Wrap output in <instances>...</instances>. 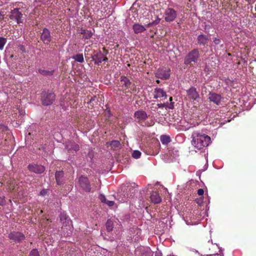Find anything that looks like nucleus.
Returning a JSON list of instances; mask_svg holds the SVG:
<instances>
[{"label":"nucleus","instance_id":"c756f323","mask_svg":"<svg viewBox=\"0 0 256 256\" xmlns=\"http://www.w3.org/2000/svg\"><path fill=\"white\" fill-rule=\"evenodd\" d=\"M160 140L163 144H167L170 142V136L162 135L160 137Z\"/></svg>","mask_w":256,"mask_h":256},{"label":"nucleus","instance_id":"a878e982","mask_svg":"<svg viewBox=\"0 0 256 256\" xmlns=\"http://www.w3.org/2000/svg\"><path fill=\"white\" fill-rule=\"evenodd\" d=\"M136 192V190L134 189V188H132V190L130 191V194H128V193H126V194H124V198H121V200H120V198L118 199V200L121 202H126V198H130V197H132L133 196V194Z\"/></svg>","mask_w":256,"mask_h":256},{"label":"nucleus","instance_id":"473e14b6","mask_svg":"<svg viewBox=\"0 0 256 256\" xmlns=\"http://www.w3.org/2000/svg\"><path fill=\"white\" fill-rule=\"evenodd\" d=\"M106 228L108 231L110 232L112 231L113 228L112 223L110 220H108L106 222Z\"/></svg>","mask_w":256,"mask_h":256},{"label":"nucleus","instance_id":"393cba45","mask_svg":"<svg viewBox=\"0 0 256 256\" xmlns=\"http://www.w3.org/2000/svg\"><path fill=\"white\" fill-rule=\"evenodd\" d=\"M80 34H83V38L84 39L90 38L93 34L91 30L84 29L81 30Z\"/></svg>","mask_w":256,"mask_h":256},{"label":"nucleus","instance_id":"3c124183","mask_svg":"<svg viewBox=\"0 0 256 256\" xmlns=\"http://www.w3.org/2000/svg\"><path fill=\"white\" fill-rule=\"evenodd\" d=\"M156 82H157V83H158V84H159V83H160V82L159 80H157Z\"/></svg>","mask_w":256,"mask_h":256},{"label":"nucleus","instance_id":"aec40b11","mask_svg":"<svg viewBox=\"0 0 256 256\" xmlns=\"http://www.w3.org/2000/svg\"><path fill=\"white\" fill-rule=\"evenodd\" d=\"M150 200L154 204H159L162 201V198L159 194L156 192H153L150 194Z\"/></svg>","mask_w":256,"mask_h":256},{"label":"nucleus","instance_id":"de8ad7c7","mask_svg":"<svg viewBox=\"0 0 256 256\" xmlns=\"http://www.w3.org/2000/svg\"><path fill=\"white\" fill-rule=\"evenodd\" d=\"M249 4L254 3V0H246Z\"/></svg>","mask_w":256,"mask_h":256},{"label":"nucleus","instance_id":"8fccbe9b","mask_svg":"<svg viewBox=\"0 0 256 256\" xmlns=\"http://www.w3.org/2000/svg\"><path fill=\"white\" fill-rule=\"evenodd\" d=\"M218 256L217 254H210V255H209V256Z\"/></svg>","mask_w":256,"mask_h":256},{"label":"nucleus","instance_id":"2f4dec72","mask_svg":"<svg viewBox=\"0 0 256 256\" xmlns=\"http://www.w3.org/2000/svg\"><path fill=\"white\" fill-rule=\"evenodd\" d=\"M6 42V39L0 37V50H2L4 48V46Z\"/></svg>","mask_w":256,"mask_h":256},{"label":"nucleus","instance_id":"7ed1b4c3","mask_svg":"<svg viewBox=\"0 0 256 256\" xmlns=\"http://www.w3.org/2000/svg\"><path fill=\"white\" fill-rule=\"evenodd\" d=\"M200 57V54L198 50L194 49L188 52L184 58V64H189L193 62L196 63L197 62Z\"/></svg>","mask_w":256,"mask_h":256},{"label":"nucleus","instance_id":"39448f33","mask_svg":"<svg viewBox=\"0 0 256 256\" xmlns=\"http://www.w3.org/2000/svg\"><path fill=\"white\" fill-rule=\"evenodd\" d=\"M10 18L11 20H16L18 24L22 22V14L20 11V8H14L13 10L10 9Z\"/></svg>","mask_w":256,"mask_h":256},{"label":"nucleus","instance_id":"9d476101","mask_svg":"<svg viewBox=\"0 0 256 256\" xmlns=\"http://www.w3.org/2000/svg\"><path fill=\"white\" fill-rule=\"evenodd\" d=\"M28 168L30 171L36 174H42L45 170V168L44 166L36 164H29Z\"/></svg>","mask_w":256,"mask_h":256},{"label":"nucleus","instance_id":"f3484780","mask_svg":"<svg viewBox=\"0 0 256 256\" xmlns=\"http://www.w3.org/2000/svg\"><path fill=\"white\" fill-rule=\"evenodd\" d=\"M92 58L94 63L98 65L102 62L106 61L108 60L104 56V55L101 52L94 54Z\"/></svg>","mask_w":256,"mask_h":256},{"label":"nucleus","instance_id":"a18cd8bd","mask_svg":"<svg viewBox=\"0 0 256 256\" xmlns=\"http://www.w3.org/2000/svg\"><path fill=\"white\" fill-rule=\"evenodd\" d=\"M18 112L20 113V116H22L24 114V112L22 110H18Z\"/></svg>","mask_w":256,"mask_h":256},{"label":"nucleus","instance_id":"603ef678","mask_svg":"<svg viewBox=\"0 0 256 256\" xmlns=\"http://www.w3.org/2000/svg\"><path fill=\"white\" fill-rule=\"evenodd\" d=\"M168 102V104H170V101H169V102Z\"/></svg>","mask_w":256,"mask_h":256},{"label":"nucleus","instance_id":"ea45409f","mask_svg":"<svg viewBox=\"0 0 256 256\" xmlns=\"http://www.w3.org/2000/svg\"><path fill=\"white\" fill-rule=\"evenodd\" d=\"M204 194V190L202 188H200L198 190V194L199 195V196H202Z\"/></svg>","mask_w":256,"mask_h":256},{"label":"nucleus","instance_id":"f704fd0d","mask_svg":"<svg viewBox=\"0 0 256 256\" xmlns=\"http://www.w3.org/2000/svg\"><path fill=\"white\" fill-rule=\"evenodd\" d=\"M30 256H39L38 251L36 249L32 250L30 252Z\"/></svg>","mask_w":256,"mask_h":256},{"label":"nucleus","instance_id":"09e8293b","mask_svg":"<svg viewBox=\"0 0 256 256\" xmlns=\"http://www.w3.org/2000/svg\"><path fill=\"white\" fill-rule=\"evenodd\" d=\"M160 22V18H158L157 20H156V22H155V24H158V23H159Z\"/></svg>","mask_w":256,"mask_h":256},{"label":"nucleus","instance_id":"cd10ccee","mask_svg":"<svg viewBox=\"0 0 256 256\" xmlns=\"http://www.w3.org/2000/svg\"><path fill=\"white\" fill-rule=\"evenodd\" d=\"M38 71L40 74L44 76H52L54 74V70L50 71L41 68H40Z\"/></svg>","mask_w":256,"mask_h":256},{"label":"nucleus","instance_id":"e433bc0d","mask_svg":"<svg viewBox=\"0 0 256 256\" xmlns=\"http://www.w3.org/2000/svg\"><path fill=\"white\" fill-rule=\"evenodd\" d=\"M72 149H74V151H75V152H77L78 150H79V146H78V144H74L72 146Z\"/></svg>","mask_w":256,"mask_h":256},{"label":"nucleus","instance_id":"f03ea898","mask_svg":"<svg viewBox=\"0 0 256 256\" xmlns=\"http://www.w3.org/2000/svg\"><path fill=\"white\" fill-rule=\"evenodd\" d=\"M120 81L122 84V86H124V90L125 93L136 94L138 90L134 84H132L129 79L124 76H120Z\"/></svg>","mask_w":256,"mask_h":256},{"label":"nucleus","instance_id":"ddd939ff","mask_svg":"<svg viewBox=\"0 0 256 256\" xmlns=\"http://www.w3.org/2000/svg\"><path fill=\"white\" fill-rule=\"evenodd\" d=\"M154 98L156 99L158 98H164L165 99L166 98L167 95L166 92L162 88H156L154 90Z\"/></svg>","mask_w":256,"mask_h":256},{"label":"nucleus","instance_id":"5701e85b","mask_svg":"<svg viewBox=\"0 0 256 256\" xmlns=\"http://www.w3.org/2000/svg\"><path fill=\"white\" fill-rule=\"evenodd\" d=\"M99 199L102 202L105 204L110 207L113 206L114 204V201L108 200L105 196L102 194H100V195Z\"/></svg>","mask_w":256,"mask_h":256},{"label":"nucleus","instance_id":"bb28decb","mask_svg":"<svg viewBox=\"0 0 256 256\" xmlns=\"http://www.w3.org/2000/svg\"><path fill=\"white\" fill-rule=\"evenodd\" d=\"M110 144L114 150H118L120 148V144L118 140L112 141L110 142Z\"/></svg>","mask_w":256,"mask_h":256},{"label":"nucleus","instance_id":"a211bd4d","mask_svg":"<svg viewBox=\"0 0 256 256\" xmlns=\"http://www.w3.org/2000/svg\"><path fill=\"white\" fill-rule=\"evenodd\" d=\"M197 40L198 44L200 46H204L208 43L209 39L207 36L200 34L198 36Z\"/></svg>","mask_w":256,"mask_h":256},{"label":"nucleus","instance_id":"37998d69","mask_svg":"<svg viewBox=\"0 0 256 256\" xmlns=\"http://www.w3.org/2000/svg\"><path fill=\"white\" fill-rule=\"evenodd\" d=\"M8 0H0V6L6 4Z\"/></svg>","mask_w":256,"mask_h":256},{"label":"nucleus","instance_id":"6e6552de","mask_svg":"<svg viewBox=\"0 0 256 256\" xmlns=\"http://www.w3.org/2000/svg\"><path fill=\"white\" fill-rule=\"evenodd\" d=\"M165 20L166 22H170L174 20L176 16V12L171 8H167L164 12Z\"/></svg>","mask_w":256,"mask_h":256},{"label":"nucleus","instance_id":"9b49d317","mask_svg":"<svg viewBox=\"0 0 256 256\" xmlns=\"http://www.w3.org/2000/svg\"><path fill=\"white\" fill-rule=\"evenodd\" d=\"M55 98V96L54 93L50 92L44 96L42 98V104L45 106L50 105Z\"/></svg>","mask_w":256,"mask_h":256},{"label":"nucleus","instance_id":"7c9ffc66","mask_svg":"<svg viewBox=\"0 0 256 256\" xmlns=\"http://www.w3.org/2000/svg\"><path fill=\"white\" fill-rule=\"evenodd\" d=\"M65 1L66 2V4L70 6L71 7H73V5L76 6L78 4V0H65Z\"/></svg>","mask_w":256,"mask_h":256},{"label":"nucleus","instance_id":"72a5a7b5","mask_svg":"<svg viewBox=\"0 0 256 256\" xmlns=\"http://www.w3.org/2000/svg\"><path fill=\"white\" fill-rule=\"evenodd\" d=\"M141 156V152L138 150H134L132 153V156L134 158H138Z\"/></svg>","mask_w":256,"mask_h":256},{"label":"nucleus","instance_id":"c9c22d12","mask_svg":"<svg viewBox=\"0 0 256 256\" xmlns=\"http://www.w3.org/2000/svg\"><path fill=\"white\" fill-rule=\"evenodd\" d=\"M213 42L215 44L218 45L220 43V38H213Z\"/></svg>","mask_w":256,"mask_h":256},{"label":"nucleus","instance_id":"2eb2a0df","mask_svg":"<svg viewBox=\"0 0 256 256\" xmlns=\"http://www.w3.org/2000/svg\"><path fill=\"white\" fill-rule=\"evenodd\" d=\"M186 94L188 98L193 100H196L199 98V94L196 91V90L194 87H191L186 91Z\"/></svg>","mask_w":256,"mask_h":256},{"label":"nucleus","instance_id":"423d86ee","mask_svg":"<svg viewBox=\"0 0 256 256\" xmlns=\"http://www.w3.org/2000/svg\"><path fill=\"white\" fill-rule=\"evenodd\" d=\"M156 78L162 80H166L170 76V68H159L156 73Z\"/></svg>","mask_w":256,"mask_h":256},{"label":"nucleus","instance_id":"79ce46f5","mask_svg":"<svg viewBox=\"0 0 256 256\" xmlns=\"http://www.w3.org/2000/svg\"><path fill=\"white\" fill-rule=\"evenodd\" d=\"M46 191L45 190H42L40 192V194L42 196H44L46 195Z\"/></svg>","mask_w":256,"mask_h":256},{"label":"nucleus","instance_id":"6ab92c4d","mask_svg":"<svg viewBox=\"0 0 256 256\" xmlns=\"http://www.w3.org/2000/svg\"><path fill=\"white\" fill-rule=\"evenodd\" d=\"M64 173L63 171H58L56 172L55 177L57 184L61 185L64 184Z\"/></svg>","mask_w":256,"mask_h":256},{"label":"nucleus","instance_id":"0eeeda50","mask_svg":"<svg viewBox=\"0 0 256 256\" xmlns=\"http://www.w3.org/2000/svg\"><path fill=\"white\" fill-rule=\"evenodd\" d=\"M79 184L80 186L86 192H90L91 190L89 180L88 178L81 176L79 178Z\"/></svg>","mask_w":256,"mask_h":256},{"label":"nucleus","instance_id":"4468645a","mask_svg":"<svg viewBox=\"0 0 256 256\" xmlns=\"http://www.w3.org/2000/svg\"><path fill=\"white\" fill-rule=\"evenodd\" d=\"M208 98L210 102H213L216 105H218L220 103L222 96L218 94L210 92Z\"/></svg>","mask_w":256,"mask_h":256},{"label":"nucleus","instance_id":"1a4fd4ad","mask_svg":"<svg viewBox=\"0 0 256 256\" xmlns=\"http://www.w3.org/2000/svg\"><path fill=\"white\" fill-rule=\"evenodd\" d=\"M8 238L14 242H20L24 240V236L22 232H14L9 234Z\"/></svg>","mask_w":256,"mask_h":256},{"label":"nucleus","instance_id":"4c0bfd02","mask_svg":"<svg viewBox=\"0 0 256 256\" xmlns=\"http://www.w3.org/2000/svg\"><path fill=\"white\" fill-rule=\"evenodd\" d=\"M6 200L4 197H0V206H4L5 204Z\"/></svg>","mask_w":256,"mask_h":256},{"label":"nucleus","instance_id":"412c9836","mask_svg":"<svg viewBox=\"0 0 256 256\" xmlns=\"http://www.w3.org/2000/svg\"><path fill=\"white\" fill-rule=\"evenodd\" d=\"M60 220L62 222L63 224H66V226H70L72 224V222L70 219L67 216L66 214L64 212H62L60 213Z\"/></svg>","mask_w":256,"mask_h":256},{"label":"nucleus","instance_id":"c85d7f7f","mask_svg":"<svg viewBox=\"0 0 256 256\" xmlns=\"http://www.w3.org/2000/svg\"><path fill=\"white\" fill-rule=\"evenodd\" d=\"M72 59L74 60L76 62H84V58L82 54H78L72 56Z\"/></svg>","mask_w":256,"mask_h":256},{"label":"nucleus","instance_id":"b1692460","mask_svg":"<svg viewBox=\"0 0 256 256\" xmlns=\"http://www.w3.org/2000/svg\"><path fill=\"white\" fill-rule=\"evenodd\" d=\"M133 30L136 34H138L144 32L146 28L142 25L134 24L133 25Z\"/></svg>","mask_w":256,"mask_h":256},{"label":"nucleus","instance_id":"49530a36","mask_svg":"<svg viewBox=\"0 0 256 256\" xmlns=\"http://www.w3.org/2000/svg\"><path fill=\"white\" fill-rule=\"evenodd\" d=\"M155 256H162V254L160 252H156L155 254Z\"/></svg>","mask_w":256,"mask_h":256},{"label":"nucleus","instance_id":"58836bf2","mask_svg":"<svg viewBox=\"0 0 256 256\" xmlns=\"http://www.w3.org/2000/svg\"><path fill=\"white\" fill-rule=\"evenodd\" d=\"M158 152L157 150H156L155 152H152V151L148 152H146V154H149V155H156Z\"/></svg>","mask_w":256,"mask_h":256},{"label":"nucleus","instance_id":"a19ab883","mask_svg":"<svg viewBox=\"0 0 256 256\" xmlns=\"http://www.w3.org/2000/svg\"><path fill=\"white\" fill-rule=\"evenodd\" d=\"M18 48L21 50L22 51V52H25V48H24V47L23 45L22 44H20L18 46Z\"/></svg>","mask_w":256,"mask_h":256},{"label":"nucleus","instance_id":"f8f14e48","mask_svg":"<svg viewBox=\"0 0 256 256\" xmlns=\"http://www.w3.org/2000/svg\"><path fill=\"white\" fill-rule=\"evenodd\" d=\"M41 39L45 44H48L51 41V36L50 30L46 28H44L41 35Z\"/></svg>","mask_w":256,"mask_h":256},{"label":"nucleus","instance_id":"c03bdc74","mask_svg":"<svg viewBox=\"0 0 256 256\" xmlns=\"http://www.w3.org/2000/svg\"><path fill=\"white\" fill-rule=\"evenodd\" d=\"M4 18V14H3V12H0V22L3 20Z\"/></svg>","mask_w":256,"mask_h":256},{"label":"nucleus","instance_id":"20e7f679","mask_svg":"<svg viewBox=\"0 0 256 256\" xmlns=\"http://www.w3.org/2000/svg\"><path fill=\"white\" fill-rule=\"evenodd\" d=\"M106 0H85L86 5L94 11H98L103 6V2Z\"/></svg>","mask_w":256,"mask_h":256},{"label":"nucleus","instance_id":"dca6fc26","mask_svg":"<svg viewBox=\"0 0 256 256\" xmlns=\"http://www.w3.org/2000/svg\"><path fill=\"white\" fill-rule=\"evenodd\" d=\"M134 117L136 118L138 122L144 121L148 118V115L144 111L142 110H140L136 111L134 112Z\"/></svg>","mask_w":256,"mask_h":256},{"label":"nucleus","instance_id":"4be33fe9","mask_svg":"<svg viewBox=\"0 0 256 256\" xmlns=\"http://www.w3.org/2000/svg\"><path fill=\"white\" fill-rule=\"evenodd\" d=\"M172 97L170 98V104H168V102L166 103H163V104H158L157 106L158 108H168V109H173L174 108V102H172Z\"/></svg>","mask_w":256,"mask_h":256},{"label":"nucleus","instance_id":"f257e3e1","mask_svg":"<svg viewBox=\"0 0 256 256\" xmlns=\"http://www.w3.org/2000/svg\"><path fill=\"white\" fill-rule=\"evenodd\" d=\"M192 144L198 150L208 146L210 143V138L200 131L194 132L192 134Z\"/></svg>","mask_w":256,"mask_h":256}]
</instances>
